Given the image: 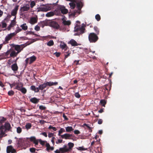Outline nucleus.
<instances>
[{"instance_id": "1", "label": "nucleus", "mask_w": 153, "mask_h": 153, "mask_svg": "<svg viewBox=\"0 0 153 153\" xmlns=\"http://www.w3.org/2000/svg\"><path fill=\"white\" fill-rule=\"evenodd\" d=\"M11 128L10 124L8 123H5L4 126L2 125L0 127V139L2 138L3 137H5L7 135L5 134L4 135L7 131H9Z\"/></svg>"}, {"instance_id": "2", "label": "nucleus", "mask_w": 153, "mask_h": 153, "mask_svg": "<svg viewBox=\"0 0 153 153\" xmlns=\"http://www.w3.org/2000/svg\"><path fill=\"white\" fill-rule=\"evenodd\" d=\"M47 85L46 82L43 84L40 85L38 87H36L34 85L31 86L30 87V89L34 91L35 93H38L39 91V90H42L46 88Z\"/></svg>"}, {"instance_id": "3", "label": "nucleus", "mask_w": 153, "mask_h": 153, "mask_svg": "<svg viewBox=\"0 0 153 153\" xmlns=\"http://www.w3.org/2000/svg\"><path fill=\"white\" fill-rule=\"evenodd\" d=\"M88 38L90 42L95 43L98 40V37L96 34L94 33H91L89 34Z\"/></svg>"}, {"instance_id": "4", "label": "nucleus", "mask_w": 153, "mask_h": 153, "mask_svg": "<svg viewBox=\"0 0 153 153\" xmlns=\"http://www.w3.org/2000/svg\"><path fill=\"white\" fill-rule=\"evenodd\" d=\"M85 30V29L83 26L80 27L78 26V25H76L74 27V31L75 32H79V33H76L75 35H77L83 33H84Z\"/></svg>"}, {"instance_id": "5", "label": "nucleus", "mask_w": 153, "mask_h": 153, "mask_svg": "<svg viewBox=\"0 0 153 153\" xmlns=\"http://www.w3.org/2000/svg\"><path fill=\"white\" fill-rule=\"evenodd\" d=\"M42 6L39 8L38 11L46 12L51 9V7L49 4L43 5Z\"/></svg>"}, {"instance_id": "6", "label": "nucleus", "mask_w": 153, "mask_h": 153, "mask_svg": "<svg viewBox=\"0 0 153 153\" xmlns=\"http://www.w3.org/2000/svg\"><path fill=\"white\" fill-rule=\"evenodd\" d=\"M49 25L51 27L56 29H58L59 27V25L57 22L54 21H49Z\"/></svg>"}, {"instance_id": "7", "label": "nucleus", "mask_w": 153, "mask_h": 153, "mask_svg": "<svg viewBox=\"0 0 153 153\" xmlns=\"http://www.w3.org/2000/svg\"><path fill=\"white\" fill-rule=\"evenodd\" d=\"M29 139L31 142H33L35 144V146L36 147L38 145L39 139H37L34 136H32L29 138Z\"/></svg>"}, {"instance_id": "8", "label": "nucleus", "mask_w": 153, "mask_h": 153, "mask_svg": "<svg viewBox=\"0 0 153 153\" xmlns=\"http://www.w3.org/2000/svg\"><path fill=\"white\" fill-rule=\"evenodd\" d=\"M26 46V44L21 45H17L15 47V49L19 53L22 50V49Z\"/></svg>"}, {"instance_id": "9", "label": "nucleus", "mask_w": 153, "mask_h": 153, "mask_svg": "<svg viewBox=\"0 0 153 153\" xmlns=\"http://www.w3.org/2000/svg\"><path fill=\"white\" fill-rule=\"evenodd\" d=\"M6 151L7 153H16V149H14L11 145L8 146L7 147Z\"/></svg>"}, {"instance_id": "10", "label": "nucleus", "mask_w": 153, "mask_h": 153, "mask_svg": "<svg viewBox=\"0 0 153 153\" xmlns=\"http://www.w3.org/2000/svg\"><path fill=\"white\" fill-rule=\"evenodd\" d=\"M40 27L43 28L45 26H48L49 25V20H46L45 21L40 22L38 23Z\"/></svg>"}, {"instance_id": "11", "label": "nucleus", "mask_w": 153, "mask_h": 153, "mask_svg": "<svg viewBox=\"0 0 153 153\" xmlns=\"http://www.w3.org/2000/svg\"><path fill=\"white\" fill-rule=\"evenodd\" d=\"M73 137V136L72 134H70L68 133H65L63 135H62L61 136V137L62 139H72V138H71V137Z\"/></svg>"}, {"instance_id": "12", "label": "nucleus", "mask_w": 153, "mask_h": 153, "mask_svg": "<svg viewBox=\"0 0 153 153\" xmlns=\"http://www.w3.org/2000/svg\"><path fill=\"white\" fill-rule=\"evenodd\" d=\"M19 7V5H16L14 9L12 10L11 13V14L12 16H16Z\"/></svg>"}, {"instance_id": "13", "label": "nucleus", "mask_w": 153, "mask_h": 153, "mask_svg": "<svg viewBox=\"0 0 153 153\" xmlns=\"http://www.w3.org/2000/svg\"><path fill=\"white\" fill-rule=\"evenodd\" d=\"M16 35V34L14 33H10L7 35L5 38V41L8 42V41L10 40L11 38Z\"/></svg>"}, {"instance_id": "14", "label": "nucleus", "mask_w": 153, "mask_h": 153, "mask_svg": "<svg viewBox=\"0 0 153 153\" xmlns=\"http://www.w3.org/2000/svg\"><path fill=\"white\" fill-rule=\"evenodd\" d=\"M37 21L38 18L37 16L31 17L30 19L29 23L32 25H34L37 22Z\"/></svg>"}, {"instance_id": "15", "label": "nucleus", "mask_w": 153, "mask_h": 153, "mask_svg": "<svg viewBox=\"0 0 153 153\" xmlns=\"http://www.w3.org/2000/svg\"><path fill=\"white\" fill-rule=\"evenodd\" d=\"M59 9L61 13L63 14H67L68 12V10L64 6H61L59 7Z\"/></svg>"}, {"instance_id": "16", "label": "nucleus", "mask_w": 153, "mask_h": 153, "mask_svg": "<svg viewBox=\"0 0 153 153\" xmlns=\"http://www.w3.org/2000/svg\"><path fill=\"white\" fill-rule=\"evenodd\" d=\"M30 9V6L29 4H27L23 7H21L20 10L23 12L27 11Z\"/></svg>"}, {"instance_id": "17", "label": "nucleus", "mask_w": 153, "mask_h": 153, "mask_svg": "<svg viewBox=\"0 0 153 153\" xmlns=\"http://www.w3.org/2000/svg\"><path fill=\"white\" fill-rule=\"evenodd\" d=\"M11 67L12 70L15 72L17 71L18 70V67L16 63H15L12 65Z\"/></svg>"}, {"instance_id": "18", "label": "nucleus", "mask_w": 153, "mask_h": 153, "mask_svg": "<svg viewBox=\"0 0 153 153\" xmlns=\"http://www.w3.org/2000/svg\"><path fill=\"white\" fill-rule=\"evenodd\" d=\"M60 46L62 49H64L65 51H66L68 49V48L67 45L64 42H62Z\"/></svg>"}, {"instance_id": "19", "label": "nucleus", "mask_w": 153, "mask_h": 153, "mask_svg": "<svg viewBox=\"0 0 153 153\" xmlns=\"http://www.w3.org/2000/svg\"><path fill=\"white\" fill-rule=\"evenodd\" d=\"M68 43L71 44L72 46H77L79 45L78 43L73 39L71 40Z\"/></svg>"}, {"instance_id": "20", "label": "nucleus", "mask_w": 153, "mask_h": 153, "mask_svg": "<svg viewBox=\"0 0 153 153\" xmlns=\"http://www.w3.org/2000/svg\"><path fill=\"white\" fill-rule=\"evenodd\" d=\"M47 86H51L53 85H56L58 84L57 82H46Z\"/></svg>"}, {"instance_id": "21", "label": "nucleus", "mask_w": 153, "mask_h": 153, "mask_svg": "<svg viewBox=\"0 0 153 153\" xmlns=\"http://www.w3.org/2000/svg\"><path fill=\"white\" fill-rule=\"evenodd\" d=\"M23 83L21 82L17 83L16 86L15 88V89L20 91L21 89L23 87Z\"/></svg>"}, {"instance_id": "22", "label": "nucleus", "mask_w": 153, "mask_h": 153, "mask_svg": "<svg viewBox=\"0 0 153 153\" xmlns=\"http://www.w3.org/2000/svg\"><path fill=\"white\" fill-rule=\"evenodd\" d=\"M45 146L46 147V150L49 151V150H53L54 149V147H51L49 143H47Z\"/></svg>"}, {"instance_id": "23", "label": "nucleus", "mask_w": 153, "mask_h": 153, "mask_svg": "<svg viewBox=\"0 0 153 153\" xmlns=\"http://www.w3.org/2000/svg\"><path fill=\"white\" fill-rule=\"evenodd\" d=\"M29 59H30L29 64H31L36 60V57L35 56L33 55L30 57Z\"/></svg>"}, {"instance_id": "24", "label": "nucleus", "mask_w": 153, "mask_h": 153, "mask_svg": "<svg viewBox=\"0 0 153 153\" xmlns=\"http://www.w3.org/2000/svg\"><path fill=\"white\" fill-rule=\"evenodd\" d=\"M30 101L33 103L36 104L39 102V100L34 97L31 98L30 99Z\"/></svg>"}, {"instance_id": "25", "label": "nucleus", "mask_w": 153, "mask_h": 153, "mask_svg": "<svg viewBox=\"0 0 153 153\" xmlns=\"http://www.w3.org/2000/svg\"><path fill=\"white\" fill-rule=\"evenodd\" d=\"M10 51H7V52L4 53H3L2 55L3 56H4V57H0V60L4 59H6V57H7L9 54Z\"/></svg>"}, {"instance_id": "26", "label": "nucleus", "mask_w": 153, "mask_h": 153, "mask_svg": "<svg viewBox=\"0 0 153 153\" xmlns=\"http://www.w3.org/2000/svg\"><path fill=\"white\" fill-rule=\"evenodd\" d=\"M18 53L17 52H16L14 51H12L10 54V56L11 57H14L16 56Z\"/></svg>"}, {"instance_id": "27", "label": "nucleus", "mask_w": 153, "mask_h": 153, "mask_svg": "<svg viewBox=\"0 0 153 153\" xmlns=\"http://www.w3.org/2000/svg\"><path fill=\"white\" fill-rule=\"evenodd\" d=\"M59 150L61 153H64L69 152V149H65L64 148H60Z\"/></svg>"}, {"instance_id": "28", "label": "nucleus", "mask_w": 153, "mask_h": 153, "mask_svg": "<svg viewBox=\"0 0 153 153\" xmlns=\"http://www.w3.org/2000/svg\"><path fill=\"white\" fill-rule=\"evenodd\" d=\"M65 128L66 132H70L74 130V129L72 126H67Z\"/></svg>"}, {"instance_id": "29", "label": "nucleus", "mask_w": 153, "mask_h": 153, "mask_svg": "<svg viewBox=\"0 0 153 153\" xmlns=\"http://www.w3.org/2000/svg\"><path fill=\"white\" fill-rule=\"evenodd\" d=\"M54 15V13L52 11H50L48 12L46 14V16L47 17H50L53 16Z\"/></svg>"}, {"instance_id": "30", "label": "nucleus", "mask_w": 153, "mask_h": 153, "mask_svg": "<svg viewBox=\"0 0 153 153\" xmlns=\"http://www.w3.org/2000/svg\"><path fill=\"white\" fill-rule=\"evenodd\" d=\"M31 127L32 124L31 123H27L25 126V128L27 130L30 129Z\"/></svg>"}, {"instance_id": "31", "label": "nucleus", "mask_w": 153, "mask_h": 153, "mask_svg": "<svg viewBox=\"0 0 153 153\" xmlns=\"http://www.w3.org/2000/svg\"><path fill=\"white\" fill-rule=\"evenodd\" d=\"M65 130L63 128H60V130L59 131L58 135L59 136H60L61 137V134H62L63 132H65Z\"/></svg>"}, {"instance_id": "32", "label": "nucleus", "mask_w": 153, "mask_h": 153, "mask_svg": "<svg viewBox=\"0 0 153 153\" xmlns=\"http://www.w3.org/2000/svg\"><path fill=\"white\" fill-rule=\"evenodd\" d=\"M68 145L69 147V152L70 150L72 148L74 147V144L73 143L71 142H69L68 143Z\"/></svg>"}, {"instance_id": "33", "label": "nucleus", "mask_w": 153, "mask_h": 153, "mask_svg": "<svg viewBox=\"0 0 153 153\" xmlns=\"http://www.w3.org/2000/svg\"><path fill=\"white\" fill-rule=\"evenodd\" d=\"M21 27L22 28V29L24 30H26L27 29V26L26 25V24H23L21 25Z\"/></svg>"}, {"instance_id": "34", "label": "nucleus", "mask_w": 153, "mask_h": 153, "mask_svg": "<svg viewBox=\"0 0 153 153\" xmlns=\"http://www.w3.org/2000/svg\"><path fill=\"white\" fill-rule=\"evenodd\" d=\"M100 103L102 106H105V105L106 103V102L105 100H102L100 101Z\"/></svg>"}, {"instance_id": "35", "label": "nucleus", "mask_w": 153, "mask_h": 153, "mask_svg": "<svg viewBox=\"0 0 153 153\" xmlns=\"http://www.w3.org/2000/svg\"><path fill=\"white\" fill-rule=\"evenodd\" d=\"M63 24L64 25H69L71 24V22L70 21L64 20L63 21Z\"/></svg>"}, {"instance_id": "36", "label": "nucleus", "mask_w": 153, "mask_h": 153, "mask_svg": "<svg viewBox=\"0 0 153 153\" xmlns=\"http://www.w3.org/2000/svg\"><path fill=\"white\" fill-rule=\"evenodd\" d=\"M19 91H20L23 94L26 93L27 91L26 89L24 87H22Z\"/></svg>"}, {"instance_id": "37", "label": "nucleus", "mask_w": 153, "mask_h": 153, "mask_svg": "<svg viewBox=\"0 0 153 153\" xmlns=\"http://www.w3.org/2000/svg\"><path fill=\"white\" fill-rule=\"evenodd\" d=\"M53 45L54 42L53 40H50L47 43V45L49 46H51Z\"/></svg>"}, {"instance_id": "38", "label": "nucleus", "mask_w": 153, "mask_h": 153, "mask_svg": "<svg viewBox=\"0 0 153 153\" xmlns=\"http://www.w3.org/2000/svg\"><path fill=\"white\" fill-rule=\"evenodd\" d=\"M94 30L96 33V34L97 35H98L99 33V29L97 26L94 27Z\"/></svg>"}, {"instance_id": "39", "label": "nucleus", "mask_w": 153, "mask_h": 153, "mask_svg": "<svg viewBox=\"0 0 153 153\" xmlns=\"http://www.w3.org/2000/svg\"><path fill=\"white\" fill-rule=\"evenodd\" d=\"M23 142V140L22 139H19L18 140H17V144L19 146H21L22 145V143Z\"/></svg>"}, {"instance_id": "40", "label": "nucleus", "mask_w": 153, "mask_h": 153, "mask_svg": "<svg viewBox=\"0 0 153 153\" xmlns=\"http://www.w3.org/2000/svg\"><path fill=\"white\" fill-rule=\"evenodd\" d=\"M39 142L42 146H44L45 145V143H47V141L42 140L41 139H39Z\"/></svg>"}, {"instance_id": "41", "label": "nucleus", "mask_w": 153, "mask_h": 153, "mask_svg": "<svg viewBox=\"0 0 153 153\" xmlns=\"http://www.w3.org/2000/svg\"><path fill=\"white\" fill-rule=\"evenodd\" d=\"M30 7L31 8H33L35 5L36 3L34 1H31L30 3Z\"/></svg>"}, {"instance_id": "42", "label": "nucleus", "mask_w": 153, "mask_h": 153, "mask_svg": "<svg viewBox=\"0 0 153 153\" xmlns=\"http://www.w3.org/2000/svg\"><path fill=\"white\" fill-rule=\"evenodd\" d=\"M6 119L3 117H0V123L2 124L6 120Z\"/></svg>"}, {"instance_id": "43", "label": "nucleus", "mask_w": 153, "mask_h": 153, "mask_svg": "<svg viewBox=\"0 0 153 153\" xmlns=\"http://www.w3.org/2000/svg\"><path fill=\"white\" fill-rule=\"evenodd\" d=\"M22 30V29H21L20 28H19V27H17L15 31V32H14L15 34L16 35V34L19 33V32L21 31Z\"/></svg>"}, {"instance_id": "44", "label": "nucleus", "mask_w": 153, "mask_h": 153, "mask_svg": "<svg viewBox=\"0 0 153 153\" xmlns=\"http://www.w3.org/2000/svg\"><path fill=\"white\" fill-rule=\"evenodd\" d=\"M69 4L71 9H74L75 8V4L74 3H70Z\"/></svg>"}, {"instance_id": "45", "label": "nucleus", "mask_w": 153, "mask_h": 153, "mask_svg": "<svg viewBox=\"0 0 153 153\" xmlns=\"http://www.w3.org/2000/svg\"><path fill=\"white\" fill-rule=\"evenodd\" d=\"M95 18L97 20V21H99L101 19L100 16V15L98 14H97L96 15Z\"/></svg>"}, {"instance_id": "46", "label": "nucleus", "mask_w": 153, "mask_h": 153, "mask_svg": "<svg viewBox=\"0 0 153 153\" xmlns=\"http://www.w3.org/2000/svg\"><path fill=\"white\" fill-rule=\"evenodd\" d=\"M81 2H78L76 4L77 7L78 8V9L79 10H80L81 9L82 7L81 6Z\"/></svg>"}, {"instance_id": "47", "label": "nucleus", "mask_w": 153, "mask_h": 153, "mask_svg": "<svg viewBox=\"0 0 153 153\" xmlns=\"http://www.w3.org/2000/svg\"><path fill=\"white\" fill-rule=\"evenodd\" d=\"M14 92L12 90L9 91L8 92V94L9 96H12L14 95Z\"/></svg>"}, {"instance_id": "48", "label": "nucleus", "mask_w": 153, "mask_h": 153, "mask_svg": "<svg viewBox=\"0 0 153 153\" xmlns=\"http://www.w3.org/2000/svg\"><path fill=\"white\" fill-rule=\"evenodd\" d=\"M17 132L18 133H20L22 131V129L20 127H18L17 128Z\"/></svg>"}, {"instance_id": "49", "label": "nucleus", "mask_w": 153, "mask_h": 153, "mask_svg": "<svg viewBox=\"0 0 153 153\" xmlns=\"http://www.w3.org/2000/svg\"><path fill=\"white\" fill-rule=\"evenodd\" d=\"M16 24V22H15L14 20H12L10 24L12 26V27H14Z\"/></svg>"}, {"instance_id": "50", "label": "nucleus", "mask_w": 153, "mask_h": 153, "mask_svg": "<svg viewBox=\"0 0 153 153\" xmlns=\"http://www.w3.org/2000/svg\"><path fill=\"white\" fill-rule=\"evenodd\" d=\"M48 129H52L54 131H56L57 129L55 127H53L51 125H50Z\"/></svg>"}, {"instance_id": "51", "label": "nucleus", "mask_w": 153, "mask_h": 153, "mask_svg": "<svg viewBox=\"0 0 153 153\" xmlns=\"http://www.w3.org/2000/svg\"><path fill=\"white\" fill-rule=\"evenodd\" d=\"M36 149L35 148L32 147L30 149V151L31 153H35Z\"/></svg>"}, {"instance_id": "52", "label": "nucleus", "mask_w": 153, "mask_h": 153, "mask_svg": "<svg viewBox=\"0 0 153 153\" xmlns=\"http://www.w3.org/2000/svg\"><path fill=\"white\" fill-rule=\"evenodd\" d=\"M74 95L75 97L77 98H79L80 97V95L79 94L78 92H76L75 94Z\"/></svg>"}, {"instance_id": "53", "label": "nucleus", "mask_w": 153, "mask_h": 153, "mask_svg": "<svg viewBox=\"0 0 153 153\" xmlns=\"http://www.w3.org/2000/svg\"><path fill=\"white\" fill-rule=\"evenodd\" d=\"M39 108L41 110H45L46 109V108L43 105H41L39 106Z\"/></svg>"}, {"instance_id": "54", "label": "nucleus", "mask_w": 153, "mask_h": 153, "mask_svg": "<svg viewBox=\"0 0 153 153\" xmlns=\"http://www.w3.org/2000/svg\"><path fill=\"white\" fill-rule=\"evenodd\" d=\"M9 84L11 88H12L13 87L15 86L16 85L17 83H16L15 82H14L12 84L9 83Z\"/></svg>"}, {"instance_id": "55", "label": "nucleus", "mask_w": 153, "mask_h": 153, "mask_svg": "<svg viewBox=\"0 0 153 153\" xmlns=\"http://www.w3.org/2000/svg\"><path fill=\"white\" fill-rule=\"evenodd\" d=\"M74 133L75 134H79L80 133L79 131L77 130H76L74 131Z\"/></svg>"}, {"instance_id": "56", "label": "nucleus", "mask_w": 153, "mask_h": 153, "mask_svg": "<svg viewBox=\"0 0 153 153\" xmlns=\"http://www.w3.org/2000/svg\"><path fill=\"white\" fill-rule=\"evenodd\" d=\"M35 30L37 31H39L40 30V27L37 25H36L34 28Z\"/></svg>"}, {"instance_id": "57", "label": "nucleus", "mask_w": 153, "mask_h": 153, "mask_svg": "<svg viewBox=\"0 0 153 153\" xmlns=\"http://www.w3.org/2000/svg\"><path fill=\"white\" fill-rule=\"evenodd\" d=\"M62 139H58L57 141H56V143L57 144L61 143H62Z\"/></svg>"}, {"instance_id": "58", "label": "nucleus", "mask_w": 153, "mask_h": 153, "mask_svg": "<svg viewBox=\"0 0 153 153\" xmlns=\"http://www.w3.org/2000/svg\"><path fill=\"white\" fill-rule=\"evenodd\" d=\"M48 137L49 138H50L53 137L54 134V133L50 132H48Z\"/></svg>"}, {"instance_id": "59", "label": "nucleus", "mask_w": 153, "mask_h": 153, "mask_svg": "<svg viewBox=\"0 0 153 153\" xmlns=\"http://www.w3.org/2000/svg\"><path fill=\"white\" fill-rule=\"evenodd\" d=\"M84 125L86 126L88 129L89 130H91V129H92V128L89 126L88 124L85 123L84 124Z\"/></svg>"}, {"instance_id": "60", "label": "nucleus", "mask_w": 153, "mask_h": 153, "mask_svg": "<svg viewBox=\"0 0 153 153\" xmlns=\"http://www.w3.org/2000/svg\"><path fill=\"white\" fill-rule=\"evenodd\" d=\"M78 150H85V149L83 148V146L82 147H79L78 148H77Z\"/></svg>"}, {"instance_id": "61", "label": "nucleus", "mask_w": 153, "mask_h": 153, "mask_svg": "<svg viewBox=\"0 0 153 153\" xmlns=\"http://www.w3.org/2000/svg\"><path fill=\"white\" fill-rule=\"evenodd\" d=\"M40 134H42V135L44 136L45 137H47V134L46 132H42Z\"/></svg>"}, {"instance_id": "62", "label": "nucleus", "mask_w": 153, "mask_h": 153, "mask_svg": "<svg viewBox=\"0 0 153 153\" xmlns=\"http://www.w3.org/2000/svg\"><path fill=\"white\" fill-rule=\"evenodd\" d=\"M7 26V24L5 22H2V27L3 28L6 27Z\"/></svg>"}, {"instance_id": "63", "label": "nucleus", "mask_w": 153, "mask_h": 153, "mask_svg": "<svg viewBox=\"0 0 153 153\" xmlns=\"http://www.w3.org/2000/svg\"><path fill=\"white\" fill-rule=\"evenodd\" d=\"M62 117L64 118V119L65 120H68V118L65 115V114H62Z\"/></svg>"}, {"instance_id": "64", "label": "nucleus", "mask_w": 153, "mask_h": 153, "mask_svg": "<svg viewBox=\"0 0 153 153\" xmlns=\"http://www.w3.org/2000/svg\"><path fill=\"white\" fill-rule=\"evenodd\" d=\"M102 123V120L101 119H99L98 120V123L99 124H101Z\"/></svg>"}]
</instances>
